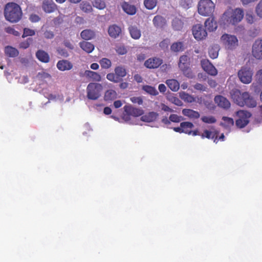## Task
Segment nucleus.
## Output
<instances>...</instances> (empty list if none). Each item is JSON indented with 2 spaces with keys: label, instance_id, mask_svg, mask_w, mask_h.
Segmentation results:
<instances>
[{
  "label": "nucleus",
  "instance_id": "nucleus-12",
  "mask_svg": "<svg viewBox=\"0 0 262 262\" xmlns=\"http://www.w3.org/2000/svg\"><path fill=\"white\" fill-rule=\"evenodd\" d=\"M201 65L204 70L208 74L212 76H215L217 75V70L208 59L202 60L201 61Z\"/></svg>",
  "mask_w": 262,
  "mask_h": 262
},
{
  "label": "nucleus",
  "instance_id": "nucleus-38",
  "mask_svg": "<svg viewBox=\"0 0 262 262\" xmlns=\"http://www.w3.org/2000/svg\"><path fill=\"white\" fill-rule=\"evenodd\" d=\"M219 47L214 46L209 49V55L212 59H215L219 55Z\"/></svg>",
  "mask_w": 262,
  "mask_h": 262
},
{
  "label": "nucleus",
  "instance_id": "nucleus-6",
  "mask_svg": "<svg viewBox=\"0 0 262 262\" xmlns=\"http://www.w3.org/2000/svg\"><path fill=\"white\" fill-rule=\"evenodd\" d=\"M125 113L123 115V119L128 123L136 124L132 121V117H137L143 114L142 109L134 108L130 105L124 106Z\"/></svg>",
  "mask_w": 262,
  "mask_h": 262
},
{
  "label": "nucleus",
  "instance_id": "nucleus-5",
  "mask_svg": "<svg viewBox=\"0 0 262 262\" xmlns=\"http://www.w3.org/2000/svg\"><path fill=\"white\" fill-rule=\"evenodd\" d=\"M215 6L211 0H200L198 5V13L203 16H210L213 13Z\"/></svg>",
  "mask_w": 262,
  "mask_h": 262
},
{
  "label": "nucleus",
  "instance_id": "nucleus-49",
  "mask_svg": "<svg viewBox=\"0 0 262 262\" xmlns=\"http://www.w3.org/2000/svg\"><path fill=\"white\" fill-rule=\"evenodd\" d=\"M201 119L204 122L206 123H213L216 122V119L213 116H203Z\"/></svg>",
  "mask_w": 262,
  "mask_h": 262
},
{
  "label": "nucleus",
  "instance_id": "nucleus-8",
  "mask_svg": "<svg viewBox=\"0 0 262 262\" xmlns=\"http://www.w3.org/2000/svg\"><path fill=\"white\" fill-rule=\"evenodd\" d=\"M253 71L249 66H244L238 72V77L240 81L245 84H249L251 82Z\"/></svg>",
  "mask_w": 262,
  "mask_h": 262
},
{
  "label": "nucleus",
  "instance_id": "nucleus-47",
  "mask_svg": "<svg viewBox=\"0 0 262 262\" xmlns=\"http://www.w3.org/2000/svg\"><path fill=\"white\" fill-rule=\"evenodd\" d=\"M170 121L173 122L178 123L183 120L184 119L182 116H179L176 114H171L169 117Z\"/></svg>",
  "mask_w": 262,
  "mask_h": 262
},
{
  "label": "nucleus",
  "instance_id": "nucleus-30",
  "mask_svg": "<svg viewBox=\"0 0 262 262\" xmlns=\"http://www.w3.org/2000/svg\"><path fill=\"white\" fill-rule=\"evenodd\" d=\"M36 56L40 61L47 63L49 61V56L47 53L42 51L39 50L36 52Z\"/></svg>",
  "mask_w": 262,
  "mask_h": 262
},
{
  "label": "nucleus",
  "instance_id": "nucleus-45",
  "mask_svg": "<svg viewBox=\"0 0 262 262\" xmlns=\"http://www.w3.org/2000/svg\"><path fill=\"white\" fill-rule=\"evenodd\" d=\"M115 74L120 77H124L126 75V72L124 68L117 67L115 69Z\"/></svg>",
  "mask_w": 262,
  "mask_h": 262
},
{
  "label": "nucleus",
  "instance_id": "nucleus-14",
  "mask_svg": "<svg viewBox=\"0 0 262 262\" xmlns=\"http://www.w3.org/2000/svg\"><path fill=\"white\" fill-rule=\"evenodd\" d=\"M162 63V60L159 58H150L144 62V66L148 69H156Z\"/></svg>",
  "mask_w": 262,
  "mask_h": 262
},
{
  "label": "nucleus",
  "instance_id": "nucleus-60",
  "mask_svg": "<svg viewBox=\"0 0 262 262\" xmlns=\"http://www.w3.org/2000/svg\"><path fill=\"white\" fill-rule=\"evenodd\" d=\"M116 52L120 55H124L127 52L126 49L124 47H117Z\"/></svg>",
  "mask_w": 262,
  "mask_h": 262
},
{
  "label": "nucleus",
  "instance_id": "nucleus-20",
  "mask_svg": "<svg viewBox=\"0 0 262 262\" xmlns=\"http://www.w3.org/2000/svg\"><path fill=\"white\" fill-rule=\"evenodd\" d=\"M179 67L181 70H184L189 68V58L186 55H183L180 57L178 63Z\"/></svg>",
  "mask_w": 262,
  "mask_h": 262
},
{
  "label": "nucleus",
  "instance_id": "nucleus-42",
  "mask_svg": "<svg viewBox=\"0 0 262 262\" xmlns=\"http://www.w3.org/2000/svg\"><path fill=\"white\" fill-rule=\"evenodd\" d=\"M93 6L98 9L102 10L105 8L106 4L103 0H94Z\"/></svg>",
  "mask_w": 262,
  "mask_h": 262
},
{
  "label": "nucleus",
  "instance_id": "nucleus-33",
  "mask_svg": "<svg viewBox=\"0 0 262 262\" xmlns=\"http://www.w3.org/2000/svg\"><path fill=\"white\" fill-rule=\"evenodd\" d=\"M129 31L132 37L135 39H138L141 37V31L137 27H130L129 28Z\"/></svg>",
  "mask_w": 262,
  "mask_h": 262
},
{
  "label": "nucleus",
  "instance_id": "nucleus-4",
  "mask_svg": "<svg viewBox=\"0 0 262 262\" xmlns=\"http://www.w3.org/2000/svg\"><path fill=\"white\" fill-rule=\"evenodd\" d=\"M103 85L98 82H90L86 88V97L89 100H96L101 96Z\"/></svg>",
  "mask_w": 262,
  "mask_h": 262
},
{
  "label": "nucleus",
  "instance_id": "nucleus-18",
  "mask_svg": "<svg viewBox=\"0 0 262 262\" xmlns=\"http://www.w3.org/2000/svg\"><path fill=\"white\" fill-rule=\"evenodd\" d=\"M205 26L210 32L215 31L217 27V23L213 17H209L205 22Z\"/></svg>",
  "mask_w": 262,
  "mask_h": 262
},
{
  "label": "nucleus",
  "instance_id": "nucleus-7",
  "mask_svg": "<svg viewBox=\"0 0 262 262\" xmlns=\"http://www.w3.org/2000/svg\"><path fill=\"white\" fill-rule=\"evenodd\" d=\"M221 42L227 50H233L238 46V40L236 36L227 33L221 36Z\"/></svg>",
  "mask_w": 262,
  "mask_h": 262
},
{
  "label": "nucleus",
  "instance_id": "nucleus-56",
  "mask_svg": "<svg viewBox=\"0 0 262 262\" xmlns=\"http://www.w3.org/2000/svg\"><path fill=\"white\" fill-rule=\"evenodd\" d=\"M130 101L134 103H137L139 105L143 103L142 99L140 97H133L130 98Z\"/></svg>",
  "mask_w": 262,
  "mask_h": 262
},
{
  "label": "nucleus",
  "instance_id": "nucleus-23",
  "mask_svg": "<svg viewBox=\"0 0 262 262\" xmlns=\"http://www.w3.org/2000/svg\"><path fill=\"white\" fill-rule=\"evenodd\" d=\"M158 116V114L157 113L151 112L142 116L141 120L144 122H151L156 120Z\"/></svg>",
  "mask_w": 262,
  "mask_h": 262
},
{
  "label": "nucleus",
  "instance_id": "nucleus-61",
  "mask_svg": "<svg viewBox=\"0 0 262 262\" xmlns=\"http://www.w3.org/2000/svg\"><path fill=\"white\" fill-rule=\"evenodd\" d=\"M194 89L198 90H200L202 91H206V87H205L204 85H203L202 84L200 83H196L194 85Z\"/></svg>",
  "mask_w": 262,
  "mask_h": 262
},
{
  "label": "nucleus",
  "instance_id": "nucleus-31",
  "mask_svg": "<svg viewBox=\"0 0 262 262\" xmlns=\"http://www.w3.org/2000/svg\"><path fill=\"white\" fill-rule=\"evenodd\" d=\"M152 21L154 26L157 28L163 27L166 24L165 19L160 15L155 16Z\"/></svg>",
  "mask_w": 262,
  "mask_h": 262
},
{
  "label": "nucleus",
  "instance_id": "nucleus-1",
  "mask_svg": "<svg viewBox=\"0 0 262 262\" xmlns=\"http://www.w3.org/2000/svg\"><path fill=\"white\" fill-rule=\"evenodd\" d=\"M244 12L241 8H229L226 10L221 17V24L224 25H236L242 21Z\"/></svg>",
  "mask_w": 262,
  "mask_h": 262
},
{
  "label": "nucleus",
  "instance_id": "nucleus-43",
  "mask_svg": "<svg viewBox=\"0 0 262 262\" xmlns=\"http://www.w3.org/2000/svg\"><path fill=\"white\" fill-rule=\"evenodd\" d=\"M99 63L102 68L103 69H108L112 65L111 60L106 58L101 59L100 60Z\"/></svg>",
  "mask_w": 262,
  "mask_h": 262
},
{
  "label": "nucleus",
  "instance_id": "nucleus-51",
  "mask_svg": "<svg viewBox=\"0 0 262 262\" xmlns=\"http://www.w3.org/2000/svg\"><path fill=\"white\" fill-rule=\"evenodd\" d=\"M35 31L33 30H31L28 28L24 29L23 37H26L28 36H33L35 34Z\"/></svg>",
  "mask_w": 262,
  "mask_h": 262
},
{
  "label": "nucleus",
  "instance_id": "nucleus-10",
  "mask_svg": "<svg viewBox=\"0 0 262 262\" xmlns=\"http://www.w3.org/2000/svg\"><path fill=\"white\" fill-rule=\"evenodd\" d=\"M192 34L194 38L197 40H201L205 39L207 36V33L203 26L201 24H196L193 26L192 29Z\"/></svg>",
  "mask_w": 262,
  "mask_h": 262
},
{
  "label": "nucleus",
  "instance_id": "nucleus-46",
  "mask_svg": "<svg viewBox=\"0 0 262 262\" xmlns=\"http://www.w3.org/2000/svg\"><path fill=\"white\" fill-rule=\"evenodd\" d=\"M37 78L39 80L43 81L47 79H50L51 78V76L48 73L42 71L38 73Z\"/></svg>",
  "mask_w": 262,
  "mask_h": 262
},
{
  "label": "nucleus",
  "instance_id": "nucleus-22",
  "mask_svg": "<svg viewBox=\"0 0 262 262\" xmlns=\"http://www.w3.org/2000/svg\"><path fill=\"white\" fill-rule=\"evenodd\" d=\"M182 114L185 116L188 117L191 119H195L200 117V114L198 112L191 109H183Z\"/></svg>",
  "mask_w": 262,
  "mask_h": 262
},
{
  "label": "nucleus",
  "instance_id": "nucleus-40",
  "mask_svg": "<svg viewBox=\"0 0 262 262\" xmlns=\"http://www.w3.org/2000/svg\"><path fill=\"white\" fill-rule=\"evenodd\" d=\"M157 0H144V4L145 7L151 10L154 9L157 5Z\"/></svg>",
  "mask_w": 262,
  "mask_h": 262
},
{
  "label": "nucleus",
  "instance_id": "nucleus-26",
  "mask_svg": "<svg viewBox=\"0 0 262 262\" xmlns=\"http://www.w3.org/2000/svg\"><path fill=\"white\" fill-rule=\"evenodd\" d=\"M122 8L125 12L129 15H134L136 12L135 7L126 2L123 3Z\"/></svg>",
  "mask_w": 262,
  "mask_h": 262
},
{
  "label": "nucleus",
  "instance_id": "nucleus-48",
  "mask_svg": "<svg viewBox=\"0 0 262 262\" xmlns=\"http://www.w3.org/2000/svg\"><path fill=\"white\" fill-rule=\"evenodd\" d=\"M255 13L257 16L262 18V0H260L256 5Z\"/></svg>",
  "mask_w": 262,
  "mask_h": 262
},
{
  "label": "nucleus",
  "instance_id": "nucleus-16",
  "mask_svg": "<svg viewBox=\"0 0 262 262\" xmlns=\"http://www.w3.org/2000/svg\"><path fill=\"white\" fill-rule=\"evenodd\" d=\"M42 8L46 13H51L56 9V5L53 0H43Z\"/></svg>",
  "mask_w": 262,
  "mask_h": 262
},
{
  "label": "nucleus",
  "instance_id": "nucleus-25",
  "mask_svg": "<svg viewBox=\"0 0 262 262\" xmlns=\"http://www.w3.org/2000/svg\"><path fill=\"white\" fill-rule=\"evenodd\" d=\"M80 48L88 53H90L94 50V46L90 42L82 41L79 43Z\"/></svg>",
  "mask_w": 262,
  "mask_h": 262
},
{
  "label": "nucleus",
  "instance_id": "nucleus-21",
  "mask_svg": "<svg viewBox=\"0 0 262 262\" xmlns=\"http://www.w3.org/2000/svg\"><path fill=\"white\" fill-rule=\"evenodd\" d=\"M218 134L219 132L215 130L211 131L205 130H204V133L202 134V138H204L205 137H206L208 139H214V142L216 143L218 141Z\"/></svg>",
  "mask_w": 262,
  "mask_h": 262
},
{
  "label": "nucleus",
  "instance_id": "nucleus-19",
  "mask_svg": "<svg viewBox=\"0 0 262 262\" xmlns=\"http://www.w3.org/2000/svg\"><path fill=\"white\" fill-rule=\"evenodd\" d=\"M121 28L116 25H113L109 27L108 30V33L109 35L113 38H116L121 33Z\"/></svg>",
  "mask_w": 262,
  "mask_h": 262
},
{
  "label": "nucleus",
  "instance_id": "nucleus-17",
  "mask_svg": "<svg viewBox=\"0 0 262 262\" xmlns=\"http://www.w3.org/2000/svg\"><path fill=\"white\" fill-rule=\"evenodd\" d=\"M57 68L62 71L70 70L73 68L72 64L67 60H59L57 63Z\"/></svg>",
  "mask_w": 262,
  "mask_h": 262
},
{
  "label": "nucleus",
  "instance_id": "nucleus-57",
  "mask_svg": "<svg viewBox=\"0 0 262 262\" xmlns=\"http://www.w3.org/2000/svg\"><path fill=\"white\" fill-rule=\"evenodd\" d=\"M57 51L58 54L59 55H60L62 56H63L64 57H67L69 55V54H68V52L67 51V50L64 49L59 48H58Z\"/></svg>",
  "mask_w": 262,
  "mask_h": 262
},
{
  "label": "nucleus",
  "instance_id": "nucleus-24",
  "mask_svg": "<svg viewBox=\"0 0 262 262\" xmlns=\"http://www.w3.org/2000/svg\"><path fill=\"white\" fill-rule=\"evenodd\" d=\"M168 87L173 92H177L180 88L179 82L174 79H168L165 82Z\"/></svg>",
  "mask_w": 262,
  "mask_h": 262
},
{
  "label": "nucleus",
  "instance_id": "nucleus-52",
  "mask_svg": "<svg viewBox=\"0 0 262 262\" xmlns=\"http://www.w3.org/2000/svg\"><path fill=\"white\" fill-rule=\"evenodd\" d=\"M255 78L256 81L260 85H262V69L257 71L255 74Z\"/></svg>",
  "mask_w": 262,
  "mask_h": 262
},
{
  "label": "nucleus",
  "instance_id": "nucleus-3",
  "mask_svg": "<svg viewBox=\"0 0 262 262\" xmlns=\"http://www.w3.org/2000/svg\"><path fill=\"white\" fill-rule=\"evenodd\" d=\"M4 14L7 20L15 23L20 20L23 12L18 5L14 3H9L5 6Z\"/></svg>",
  "mask_w": 262,
  "mask_h": 262
},
{
  "label": "nucleus",
  "instance_id": "nucleus-53",
  "mask_svg": "<svg viewBox=\"0 0 262 262\" xmlns=\"http://www.w3.org/2000/svg\"><path fill=\"white\" fill-rule=\"evenodd\" d=\"M106 78L112 82H118V77L114 73H109L106 75Z\"/></svg>",
  "mask_w": 262,
  "mask_h": 262
},
{
  "label": "nucleus",
  "instance_id": "nucleus-39",
  "mask_svg": "<svg viewBox=\"0 0 262 262\" xmlns=\"http://www.w3.org/2000/svg\"><path fill=\"white\" fill-rule=\"evenodd\" d=\"M80 9L85 13L91 12L93 10L91 4L86 2H82L80 4Z\"/></svg>",
  "mask_w": 262,
  "mask_h": 262
},
{
  "label": "nucleus",
  "instance_id": "nucleus-63",
  "mask_svg": "<svg viewBox=\"0 0 262 262\" xmlns=\"http://www.w3.org/2000/svg\"><path fill=\"white\" fill-rule=\"evenodd\" d=\"M45 37L48 39L52 38L54 37V34L52 31H47L44 33Z\"/></svg>",
  "mask_w": 262,
  "mask_h": 262
},
{
  "label": "nucleus",
  "instance_id": "nucleus-64",
  "mask_svg": "<svg viewBox=\"0 0 262 262\" xmlns=\"http://www.w3.org/2000/svg\"><path fill=\"white\" fill-rule=\"evenodd\" d=\"M63 44L67 48L71 50L74 49V46L69 40H65L63 42Z\"/></svg>",
  "mask_w": 262,
  "mask_h": 262
},
{
  "label": "nucleus",
  "instance_id": "nucleus-62",
  "mask_svg": "<svg viewBox=\"0 0 262 262\" xmlns=\"http://www.w3.org/2000/svg\"><path fill=\"white\" fill-rule=\"evenodd\" d=\"M161 108L162 110L165 111V112H173V110L170 108L168 106L166 105L164 103H162L161 104Z\"/></svg>",
  "mask_w": 262,
  "mask_h": 262
},
{
  "label": "nucleus",
  "instance_id": "nucleus-37",
  "mask_svg": "<svg viewBox=\"0 0 262 262\" xmlns=\"http://www.w3.org/2000/svg\"><path fill=\"white\" fill-rule=\"evenodd\" d=\"M142 89L145 91L147 93L153 95V96H156L159 93L158 91L156 90V89L155 87L150 86V85H144L142 87Z\"/></svg>",
  "mask_w": 262,
  "mask_h": 262
},
{
  "label": "nucleus",
  "instance_id": "nucleus-32",
  "mask_svg": "<svg viewBox=\"0 0 262 262\" xmlns=\"http://www.w3.org/2000/svg\"><path fill=\"white\" fill-rule=\"evenodd\" d=\"M80 35L81 38L84 40H90L95 37V34L93 31L86 29L81 32Z\"/></svg>",
  "mask_w": 262,
  "mask_h": 262
},
{
  "label": "nucleus",
  "instance_id": "nucleus-13",
  "mask_svg": "<svg viewBox=\"0 0 262 262\" xmlns=\"http://www.w3.org/2000/svg\"><path fill=\"white\" fill-rule=\"evenodd\" d=\"M79 75L81 77H86L90 78L91 80L97 82L101 81V77L99 74L90 70H86L84 72H81L79 73Z\"/></svg>",
  "mask_w": 262,
  "mask_h": 262
},
{
  "label": "nucleus",
  "instance_id": "nucleus-34",
  "mask_svg": "<svg viewBox=\"0 0 262 262\" xmlns=\"http://www.w3.org/2000/svg\"><path fill=\"white\" fill-rule=\"evenodd\" d=\"M181 126L183 129V133L190 135L191 129L193 127V124L189 122H183L181 123Z\"/></svg>",
  "mask_w": 262,
  "mask_h": 262
},
{
  "label": "nucleus",
  "instance_id": "nucleus-54",
  "mask_svg": "<svg viewBox=\"0 0 262 262\" xmlns=\"http://www.w3.org/2000/svg\"><path fill=\"white\" fill-rule=\"evenodd\" d=\"M32 40L31 38H28L26 41L22 42L20 43V47L23 49L28 48L29 47L30 44L32 42Z\"/></svg>",
  "mask_w": 262,
  "mask_h": 262
},
{
  "label": "nucleus",
  "instance_id": "nucleus-11",
  "mask_svg": "<svg viewBox=\"0 0 262 262\" xmlns=\"http://www.w3.org/2000/svg\"><path fill=\"white\" fill-rule=\"evenodd\" d=\"M252 55L257 59H262V40L256 39L252 47Z\"/></svg>",
  "mask_w": 262,
  "mask_h": 262
},
{
  "label": "nucleus",
  "instance_id": "nucleus-29",
  "mask_svg": "<svg viewBox=\"0 0 262 262\" xmlns=\"http://www.w3.org/2000/svg\"><path fill=\"white\" fill-rule=\"evenodd\" d=\"M179 95L180 97L186 102L192 103L196 102L195 98L185 92H180Z\"/></svg>",
  "mask_w": 262,
  "mask_h": 262
},
{
  "label": "nucleus",
  "instance_id": "nucleus-50",
  "mask_svg": "<svg viewBox=\"0 0 262 262\" xmlns=\"http://www.w3.org/2000/svg\"><path fill=\"white\" fill-rule=\"evenodd\" d=\"M246 20L248 23L252 24L255 21V18L251 12H249L246 14Z\"/></svg>",
  "mask_w": 262,
  "mask_h": 262
},
{
  "label": "nucleus",
  "instance_id": "nucleus-44",
  "mask_svg": "<svg viewBox=\"0 0 262 262\" xmlns=\"http://www.w3.org/2000/svg\"><path fill=\"white\" fill-rule=\"evenodd\" d=\"M167 99L171 102V103L176 104L178 106H182L183 104V102L181 100H180L178 97L173 96L170 95L167 97Z\"/></svg>",
  "mask_w": 262,
  "mask_h": 262
},
{
  "label": "nucleus",
  "instance_id": "nucleus-27",
  "mask_svg": "<svg viewBox=\"0 0 262 262\" xmlns=\"http://www.w3.org/2000/svg\"><path fill=\"white\" fill-rule=\"evenodd\" d=\"M221 125L227 129H230L233 126L234 121L231 118L223 117Z\"/></svg>",
  "mask_w": 262,
  "mask_h": 262
},
{
  "label": "nucleus",
  "instance_id": "nucleus-9",
  "mask_svg": "<svg viewBox=\"0 0 262 262\" xmlns=\"http://www.w3.org/2000/svg\"><path fill=\"white\" fill-rule=\"evenodd\" d=\"M238 119L236 121V125L239 128L244 127L249 123L251 114L246 111H239L236 112Z\"/></svg>",
  "mask_w": 262,
  "mask_h": 262
},
{
  "label": "nucleus",
  "instance_id": "nucleus-35",
  "mask_svg": "<svg viewBox=\"0 0 262 262\" xmlns=\"http://www.w3.org/2000/svg\"><path fill=\"white\" fill-rule=\"evenodd\" d=\"M183 21L180 18L176 17L172 21V27L175 30H181L183 27Z\"/></svg>",
  "mask_w": 262,
  "mask_h": 262
},
{
  "label": "nucleus",
  "instance_id": "nucleus-28",
  "mask_svg": "<svg viewBox=\"0 0 262 262\" xmlns=\"http://www.w3.org/2000/svg\"><path fill=\"white\" fill-rule=\"evenodd\" d=\"M117 98V94L114 90H108L105 92L104 99L105 101H112Z\"/></svg>",
  "mask_w": 262,
  "mask_h": 262
},
{
  "label": "nucleus",
  "instance_id": "nucleus-59",
  "mask_svg": "<svg viewBox=\"0 0 262 262\" xmlns=\"http://www.w3.org/2000/svg\"><path fill=\"white\" fill-rule=\"evenodd\" d=\"M183 72V74L187 77L192 78L193 77V75L192 74L191 71L190 69H187L184 70H182Z\"/></svg>",
  "mask_w": 262,
  "mask_h": 262
},
{
  "label": "nucleus",
  "instance_id": "nucleus-41",
  "mask_svg": "<svg viewBox=\"0 0 262 262\" xmlns=\"http://www.w3.org/2000/svg\"><path fill=\"white\" fill-rule=\"evenodd\" d=\"M171 50L173 52H180L183 50V45L182 42H177L173 43L171 46Z\"/></svg>",
  "mask_w": 262,
  "mask_h": 262
},
{
  "label": "nucleus",
  "instance_id": "nucleus-2",
  "mask_svg": "<svg viewBox=\"0 0 262 262\" xmlns=\"http://www.w3.org/2000/svg\"><path fill=\"white\" fill-rule=\"evenodd\" d=\"M230 94L233 101L240 106L246 105L254 107L256 105V101L248 92L241 93L239 90L234 89L230 91Z\"/></svg>",
  "mask_w": 262,
  "mask_h": 262
},
{
  "label": "nucleus",
  "instance_id": "nucleus-55",
  "mask_svg": "<svg viewBox=\"0 0 262 262\" xmlns=\"http://www.w3.org/2000/svg\"><path fill=\"white\" fill-rule=\"evenodd\" d=\"M5 31L8 33L13 34V35L16 36L19 35V33L18 31L15 30L12 27L6 28Z\"/></svg>",
  "mask_w": 262,
  "mask_h": 262
},
{
  "label": "nucleus",
  "instance_id": "nucleus-58",
  "mask_svg": "<svg viewBox=\"0 0 262 262\" xmlns=\"http://www.w3.org/2000/svg\"><path fill=\"white\" fill-rule=\"evenodd\" d=\"M30 20L33 23L38 22L40 20V17L36 14H32L30 15Z\"/></svg>",
  "mask_w": 262,
  "mask_h": 262
},
{
  "label": "nucleus",
  "instance_id": "nucleus-36",
  "mask_svg": "<svg viewBox=\"0 0 262 262\" xmlns=\"http://www.w3.org/2000/svg\"><path fill=\"white\" fill-rule=\"evenodd\" d=\"M5 52L7 55L11 57H16L18 54L17 50L10 46H8L5 48Z\"/></svg>",
  "mask_w": 262,
  "mask_h": 262
},
{
  "label": "nucleus",
  "instance_id": "nucleus-15",
  "mask_svg": "<svg viewBox=\"0 0 262 262\" xmlns=\"http://www.w3.org/2000/svg\"><path fill=\"white\" fill-rule=\"evenodd\" d=\"M214 101L217 105L224 109L229 108L230 107V103L225 97L222 96H217L214 98Z\"/></svg>",
  "mask_w": 262,
  "mask_h": 262
}]
</instances>
